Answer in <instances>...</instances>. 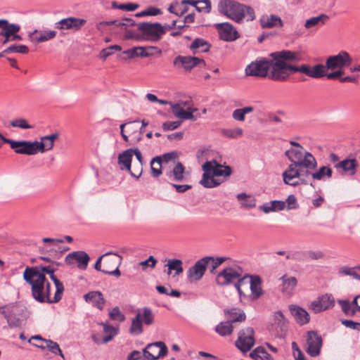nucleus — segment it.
<instances>
[{"label": "nucleus", "instance_id": "nucleus-58", "mask_svg": "<svg viewBox=\"0 0 360 360\" xmlns=\"http://www.w3.org/2000/svg\"><path fill=\"white\" fill-rule=\"evenodd\" d=\"M122 48L119 45L110 46L105 49H103L101 52V57L103 59H106L108 56H111L114 51H121Z\"/></svg>", "mask_w": 360, "mask_h": 360}, {"label": "nucleus", "instance_id": "nucleus-46", "mask_svg": "<svg viewBox=\"0 0 360 360\" xmlns=\"http://www.w3.org/2000/svg\"><path fill=\"white\" fill-rule=\"evenodd\" d=\"M329 19V17L326 14H321L319 16L312 17L307 19L304 23V27L307 29H309L319 24L323 25Z\"/></svg>", "mask_w": 360, "mask_h": 360}, {"label": "nucleus", "instance_id": "nucleus-45", "mask_svg": "<svg viewBox=\"0 0 360 360\" xmlns=\"http://www.w3.org/2000/svg\"><path fill=\"white\" fill-rule=\"evenodd\" d=\"M182 261L178 259H169L167 261V266H168L167 274L169 275L172 271H175V275H179L184 271L182 267Z\"/></svg>", "mask_w": 360, "mask_h": 360}, {"label": "nucleus", "instance_id": "nucleus-53", "mask_svg": "<svg viewBox=\"0 0 360 360\" xmlns=\"http://www.w3.org/2000/svg\"><path fill=\"white\" fill-rule=\"evenodd\" d=\"M243 133V129L238 127L233 129H223L221 130L222 135L229 139H237L241 136Z\"/></svg>", "mask_w": 360, "mask_h": 360}, {"label": "nucleus", "instance_id": "nucleus-48", "mask_svg": "<svg viewBox=\"0 0 360 360\" xmlns=\"http://www.w3.org/2000/svg\"><path fill=\"white\" fill-rule=\"evenodd\" d=\"M250 356L254 359L258 358L262 360H271V356L266 351L263 347H257L250 352Z\"/></svg>", "mask_w": 360, "mask_h": 360}, {"label": "nucleus", "instance_id": "nucleus-38", "mask_svg": "<svg viewBox=\"0 0 360 360\" xmlns=\"http://www.w3.org/2000/svg\"><path fill=\"white\" fill-rule=\"evenodd\" d=\"M281 280L282 281V291L287 295H292L297 284V280L294 276L288 277L283 275Z\"/></svg>", "mask_w": 360, "mask_h": 360}, {"label": "nucleus", "instance_id": "nucleus-24", "mask_svg": "<svg viewBox=\"0 0 360 360\" xmlns=\"http://www.w3.org/2000/svg\"><path fill=\"white\" fill-rule=\"evenodd\" d=\"M167 168L165 172V175L171 181H183L184 180L185 167L179 161Z\"/></svg>", "mask_w": 360, "mask_h": 360}, {"label": "nucleus", "instance_id": "nucleus-19", "mask_svg": "<svg viewBox=\"0 0 360 360\" xmlns=\"http://www.w3.org/2000/svg\"><path fill=\"white\" fill-rule=\"evenodd\" d=\"M214 27L219 32V38L223 41H233L240 37L237 30L229 22L216 23Z\"/></svg>", "mask_w": 360, "mask_h": 360}, {"label": "nucleus", "instance_id": "nucleus-16", "mask_svg": "<svg viewBox=\"0 0 360 360\" xmlns=\"http://www.w3.org/2000/svg\"><path fill=\"white\" fill-rule=\"evenodd\" d=\"M174 65L182 67L186 71H191L195 67L204 68L205 62L203 59L195 56H178L174 60Z\"/></svg>", "mask_w": 360, "mask_h": 360}, {"label": "nucleus", "instance_id": "nucleus-60", "mask_svg": "<svg viewBox=\"0 0 360 360\" xmlns=\"http://www.w3.org/2000/svg\"><path fill=\"white\" fill-rule=\"evenodd\" d=\"M112 7L117 8L123 11H133L139 7L138 4L134 3H128V4H122L119 5H116L115 2L112 3Z\"/></svg>", "mask_w": 360, "mask_h": 360}, {"label": "nucleus", "instance_id": "nucleus-43", "mask_svg": "<svg viewBox=\"0 0 360 360\" xmlns=\"http://www.w3.org/2000/svg\"><path fill=\"white\" fill-rule=\"evenodd\" d=\"M44 345H37L36 344H33V345L42 349H47L53 354L56 355L58 354L64 359L63 354L60 348L59 345L57 342L51 340H44Z\"/></svg>", "mask_w": 360, "mask_h": 360}, {"label": "nucleus", "instance_id": "nucleus-20", "mask_svg": "<svg viewBox=\"0 0 360 360\" xmlns=\"http://www.w3.org/2000/svg\"><path fill=\"white\" fill-rule=\"evenodd\" d=\"M86 20L82 18L69 17L63 18L55 24L56 29L71 30L75 32L79 30L85 25Z\"/></svg>", "mask_w": 360, "mask_h": 360}, {"label": "nucleus", "instance_id": "nucleus-63", "mask_svg": "<svg viewBox=\"0 0 360 360\" xmlns=\"http://www.w3.org/2000/svg\"><path fill=\"white\" fill-rule=\"evenodd\" d=\"M157 262V259H155L153 256H150L146 260L141 262L139 265L142 267L143 270H146L147 267L153 269L155 268Z\"/></svg>", "mask_w": 360, "mask_h": 360}, {"label": "nucleus", "instance_id": "nucleus-4", "mask_svg": "<svg viewBox=\"0 0 360 360\" xmlns=\"http://www.w3.org/2000/svg\"><path fill=\"white\" fill-rule=\"evenodd\" d=\"M242 269L238 266L226 267L217 275L216 282L219 285L224 286L233 283L237 280L235 287L240 297H242V296H245V295L243 292L241 287L246 283L248 277L242 276Z\"/></svg>", "mask_w": 360, "mask_h": 360}, {"label": "nucleus", "instance_id": "nucleus-25", "mask_svg": "<svg viewBox=\"0 0 360 360\" xmlns=\"http://www.w3.org/2000/svg\"><path fill=\"white\" fill-rule=\"evenodd\" d=\"M202 167V170L204 171L202 178L200 181L202 186H203L205 188H214L221 184V181L214 179L215 176L210 172V162H205Z\"/></svg>", "mask_w": 360, "mask_h": 360}, {"label": "nucleus", "instance_id": "nucleus-6", "mask_svg": "<svg viewBox=\"0 0 360 360\" xmlns=\"http://www.w3.org/2000/svg\"><path fill=\"white\" fill-rule=\"evenodd\" d=\"M0 314L6 319L10 328H15L20 324V318H27V309L19 304H9L0 307Z\"/></svg>", "mask_w": 360, "mask_h": 360}, {"label": "nucleus", "instance_id": "nucleus-40", "mask_svg": "<svg viewBox=\"0 0 360 360\" xmlns=\"http://www.w3.org/2000/svg\"><path fill=\"white\" fill-rule=\"evenodd\" d=\"M224 311L226 315L229 316L228 321H230L231 324L235 322H243L246 319L244 311L238 308L224 309Z\"/></svg>", "mask_w": 360, "mask_h": 360}, {"label": "nucleus", "instance_id": "nucleus-18", "mask_svg": "<svg viewBox=\"0 0 360 360\" xmlns=\"http://www.w3.org/2000/svg\"><path fill=\"white\" fill-rule=\"evenodd\" d=\"M335 305V299L331 294H324L318 297L310 303L309 309L314 313L333 308Z\"/></svg>", "mask_w": 360, "mask_h": 360}, {"label": "nucleus", "instance_id": "nucleus-49", "mask_svg": "<svg viewBox=\"0 0 360 360\" xmlns=\"http://www.w3.org/2000/svg\"><path fill=\"white\" fill-rule=\"evenodd\" d=\"M140 315L136 314L131 320V324L129 329L132 335H140L143 333V323L140 320Z\"/></svg>", "mask_w": 360, "mask_h": 360}, {"label": "nucleus", "instance_id": "nucleus-51", "mask_svg": "<svg viewBox=\"0 0 360 360\" xmlns=\"http://www.w3.org/2000/svg\"><path fill=\"white\" fill-rule=\"evenodd\" d=\"M339 273L360 280V266L349 267L345 266L340 269Z\"/></svg>", "mask_w": 360, "mask_h": 360}, {"label": "nucleus", "instance_id": "nucleus-11", "mask_svg": "<svg viewBox=\"0 0 360 360\" xmlns=\"http://www.w3.org/2000/svg\"><path fill=\"white\" fill-rule=\"evenodd\" d=\"M168 349L166 345L161 341L148 344L143 349L146 360H157L167 355Z\"/></svg>", "mask_w": 360, "mask_h": 360}, {"label": "nucleus", "instance_id": "nucleus-30", "mask_svg": "<svg viewBox=\"0 0 360 360\" xmlns=\"http://www.w3.org/2000/svg\"><path fill=\"white\" fill-rule=\"evenodd\" d=\"M132 148L127 149L120 153L117 158V163L121 170H126L131 172V161H132Z\"/></svg>", "mask_w": 360, "mask_h": 360}, {"label": "nucleus", "instance_id": "nucleus-50", "mask_svg": "<svg viewBox=\"0 0 360 360\" xmlns=\"http://www.w3.org/2000/svg\"><path fill=\"white\" fill-rule=\"evenodd\" d=\"M103 326V331L106 335L103 338V343H107L112 340V338L117 334L118 329L108 325V323H102Z\"/></svg>", "mask_w": 360, "mask_h": 360}, {"label": "nucleus", "instance_id": "nucleus-17", "mask_svg": "<svg viewBox=\"0 0 360 360\" xmlns=\"http://www.w3.org/2000/svg\"><path fill=\"white\" fill-rule=\"evenodd\" d=\"M8 144L18 154L33 155L37 154V145L34 141H14L9 139Z\"/></svg>", "mask_w": 360, "mask_h": 360}, {"label": "nucleus", "instance_id": "nucleus-57", "mask_svg": "<svg viewBox=\"0 0 360 360\" xmlns=\"http://www.w3.org/2000/svg\"><path fill=\"white\" fill-rule=\"evenodd\" d=\"M143 53L142 58L149 57L155 53L161 54L162 51L157 46H142Z\"/></svg>", "mask_w": 360, "mask_h": 360}, {"label": "nucleus", "instance_id": "nucleus-9", "mask_svg": "<svg viewBox=\"0 0 360 360\" xmlns=\"http://www.w3.org/2000/svg\"><path fill=\"white\" fill-rule=\"evenodd\" d=\"M302 166L291 163L283 173V179L285 184L292 186H298L301 184H306L302 176H308L310 174L309 169L303 171Z\"/></svg>", "mask_w": 360, "mask_h": 360}, {"label": "nucleus", "instance_id": "nucleus-26", "mask_svg": "<svg viewBox=\"0 0 360 360\" xmlns=\"http://www.w3.org/2000/svg\"><path fill=\"white\" fill-rule=\"evenodd\" d=\"M139 120L128 122L127 128L126 129V134L129 136H132L131 139V143H129V144L136 143L142 139L143 131L142 128L139 127Z\"/></svg>", "mask_w": 360, "mask_h": 360}, {"label": "nucleus", "instance_id": "nucleus-36", "mask_svg": "<svg viewBox=\"0 0 360 360\" xmlns=\"http://www.w3.org/2000/svg\"><path fill=\"white\" fill-rule=\"evenodd\" d=\"M56 36V32L54 30L38 32L34 30L30 34L32 41L41 43L53 39Z\"/></svg>", "mask_w": 360, "mask_h": 360}, {"label": "nucleus", "instance_id": "nucleus-47", "mask_svg": "<svg viewBox=\"0 0 360 360\" xmlns=\"http://www.w3.org/2000/svg\"><path fill=\"white\" fill-rule=\"evenodd\" d=\"M233 326L230 321H224L219 323L216 328L215 331L221 336L229 335L233 332Z\"/></svg>", "mask_w": 360, "mask_h": 360}, {"label": "nucleus", "instance_id": "nucleus-15", "mask_svg": "<svg viewBox=\"0 0 360 360\" xmlns=\"http://www.w3.org/2000/svg\"><path fill=\"white\" fill-rule=\"evenodd\" d=\"M323 345L321 337L316 331L311 330L307 333L306 352L311 356L316 357L321 353Z\"/></svg>", "mask_w": 360, "mask_h": 360}, {"label": "nucleus", "instance_id": "nucleus-29", "mask_svg": "<svg viewBox=\"0 0 360 360\" xmlns=\"http://www.w3.org/2000/svg\"><path fill=\"white\" fill-rule=\"evenodd\" d=\"M86 302L91 303L93 307L102 310L105 303V300L100 291H91L84 295Z\"/></svg>", "mask_w": 360, "mask_h": 360}, {"label": "nucleus", "instance_id": "nucleus-62", "mask_svg": "<svg viewBox=\"0 0 360 360\" xmlns=\"http://www.w3.org/2000/svg\"><path fill=\"white\" fill-rule=\"evenodd\" d=\"M200 4H204V6H195V9L198 12H204L205 13H209L211 11L212 6L211 1L210 0H200L198 3Z\"/></svg>", "mask_w": 360, "mask_h": 360}, {"label": "nucleus", "instance_id": "nucleus-35", "mask_svg": "<svg viewBox=\"0 0 360 360\" xmlns=\"http://www.w3.org/2000/svg\"><path fill=\"white\" fill-rule=\"evenodd\" d=\"M0 36L11 37L13 34L18 32L20 27L18 24H11L6 19H0Z\"/></svg>", "mask_w": 360, "mask_h": 360}, {"label": "nucleus", "instance_id": "nucleus-3", "mask_svg": "<svg viewBox=\"0 0 360 360\" xmlns=\"http://www.w3.org/2000/svg\"><path fill=\"white\" fill-rule=\"evenodd\" d=\"M218 11L236 22L244 20L252 21L255 18L254 9L233 0H221L218 4Z\"/></svg>", "mask_w": 360, "mask_h": 360}, {"label": "nucleus", "instance_id": "nucleus-32", "mask_svg": "<svg viewBox=\"0 0 360 360\" xmlns=\"http://www.w3.org/2000/svg\"><path fill=\"white\" fill-rule=\"evenodd\" d=\"M260 25L262 28L282 27L283 22L280 17L271 14L262 15L260 18Z\"/></svg>", "mask_w": 360, "mask_h": 360}, {"label": "nucleus", "instance_id": "nucleus-54", "mask_svg": "<svg viewBox=\"0 0 360 360\" xmlns=\"http://www.w3.org/2000/svg\"><path fill=\"white\" fill-rule=\"evenodd\" d=\"M28 51H29V49L25 45H15V44H13V45L10 46L7 49H6L4 51V53H20L25 54V53H27Z\"/></svg>", "mask_w": 360, "mask_h": 360}, {"label": "nucleus", "instance_id": "nucleus-22", "mask_svg": "<svg viewBox=\"0 0 360 360\" xmlns=\"http://www.w3.org/2000/svg\"><path fill=\"white\" fill-rule=\"evenodd\" d=\"M32 268H38L39 271L44 275L45 274H47L50 276V278L54 283L56 288L55 300H60L62 298V294L64 291V286L63 283L54 275L55 269L51 266H33Z\"/></svg>", "mask_w": 360, "mask_h": 360}, {"label": "nucleus", "instance_id": "nucleus-33", "mask_svg": "<svg viewBox=\"0 0 360 360\" xmlns=\"http://www.w3.org/2000/svg\"><path fill=\"white\" fill-rule=\"evenodd\" d=\"M177 153L176 152H170L167 153H165L162 155L160 156H156L152 159L150 161L151 165H162L163 166H165L167 165H174L176 163V158H177Z\"/></svg>", "mask_w": 360, "mask_h": 360}, {"label": "nucleus", "instance_id": "nucleus-13", "mask_svg": "<svg viewBox=\"0 0 360 360\" xmlns=\"http://www.w3.org/2000/svg\"><path fill=\"white\" fill-rule=\"evenodd\" d=\"M90 261V257L84 251H74L66 255V264L77 266L80 270H86Z\"/></svg>", "mask_w": 360, "mask_h": 360}, {"label": "nucleus", "instance_id": "nucleus-52", "mask_svg": "<svg viewBox=\"0 0 360 360\" xmlns=\"http://www.w3.org/2000/svg\"><path fill=\"white\" fill-rule=\"evenodd\" d=\"M37 145V153L38 152L44 153L46 150H50L53 148L54 143L49 140H41V141H34Z\"/></svg>", "mask_w": 360, "mask_h": 360}, {"label": "nucleus", "instance_id": "nucleus-2", "mask_svg": "<svg viewBox=\"0 0 360 360\" xmlns=\"http://www.w3.org/2000/svg\"><path fill=\"white\" fill-rule=\"evenodd\" d=\"M24 280L31 285L32 295L39 303H56L60 300L50 297L51 283L38 268L27 267L23 273Z\"/></svg>", "mask_w": 360, "mask_h": 360}, {"label": "nucleus", "instance_id": "nucleus-37", "mask_svg": "<svg viewBox=\"0 0 360 360\" xmlns=\"http://www.w3.org/2000/svg\"><path fill=\"white\" fill-rule=\"evenodd\" d=\"M285 208V202L283 200H271L259 207L261 211L268 214L271 212L282 211Z\"/></svg>", "mask_w": 360, "mask_h": 360}, {"label": "nucleus", "instance_id": "nucleus-21", "mask_svg": "<svg viewBox=\"0 0 360 360\" xmlns=\"http://www.w3.org/2000/svg\"><path fill=\"white\" fill-rule=\"evenodd\" d=\"M210 258H202L188 271V278L191 282L197 281L202 278L207 269V260Z\"/></svg>", "mask_w": 360, "mask_h": 360}, {"label": "nucleus", "instance_id": "nucleus-42", "mask_svg": "<svg viewBox=\"0 0 360 360\" xmlns=\"http://www.w3.org/2000/svg\"><path fill=\"white\" fill-rule=\"evenodd\" d=\"M136 314L140 315V320L147 326L152 325L154 323V314L150 308L138 309Z\"/></svg>", "mask_w": 360, "mask_h": 360}, {"label": "nucleus", "instance_id": "nucleus-1", "mask_svg": "<svg viewBox=\"0 0 360 360\" xmlns=\"http://www.w3.org/2000/svg\"><path fill=\"white\" fill-rule=\"evenodd\" d=\"M270 59L259 58L249 64L245 71L246 75L256 77H268L269 79L284 82L287 80L288 62H299L302 60L301 54L297 51L283 50L275 51L269 55Z\"/></svg>", "mask_w": 360, "mask_h": 360}, {"label": "nucleus", "instance_id": "nucleus-39", "mask_svg": "<svg viewBox=\"0 0 360 360\" xmlns=\"http://www.w3.org/2000/svg\"><path fill=\"white\" fill-rule=\"evenodd\" d=\"M211 47V44L206 40L197 38L193 41L190 45V49L195 54L198 52H208Z\"/></svg>", "mask_w": 360, "mask_h": 360}, {"label": "nucleus", "instance_id": "nucleus-34", "mask_svg": "<svg viewBox=\"0 0 360 360\" xmlns=\"http://www.w3.org/2000/svg\"><path fill=\"white\" fill-rule=\"evenodd\" d=\"M171 110L172 113L178 118L182 120H191L195 121L198 117H200V115H191V113L186 111L181 105L176 103H170Z\"/></svg>", "mask_w": 360, "mask_h": 360}, {"label": "nucleus", "instance_id": "nucleus-10", "mask_svg": "<svg viewBox=\"0 0 360 360\" xmlns=\"http://www.w3.org/2000/svg\"><path fill=\"white\" fill-rule=\"evenodd\" d=\"M352 63V58L345 51H341L337 55L329 56L326 60L327 70H342L343 68L349 67Z\"/></svg>", "mask_w": 360, "mask_h": 360}, {"label": "nucleus", "instance_id": "nucleus-55", "mask_svg": "<svg viewBox=\"0 0 360 360\" xmlns=\"http://www.w3.org/2000/svg\"><path fill=\"white\" fill-rule=\"evenodd\" d=\"M123 54L128 56L129 58H134L135 57H142L143 53L142 46H136L123 51Z\"/></svg>", "mask_w": 360, "mask_h": 360}, {"label": "nucleus", "instance_id": "nucleus-59", "mask_svg": "<svg viewBox=\"0 0 360 360\" xmlns=\"http://www.w3.org/2000/svg\"><path fill=\"white\" fill-rule=\"evenodd\" d=\"M11 125L13 127H18V128L24 129L32 128V127L27 123V120L25 119H22V118L15 119L14 120H12L11 122Z\"/></svg>", "mask_w": 360, "mask_h": 360}, {"label": "nucleus", "instance_id": "nucleus-7", "mask_svg": "<svg viewBox=\"0 0 360 360\" xmlns=\"http://www.w3.org/2000/svg\"><path fill=\"white\" fill-rule=\"evenodd\" d=\"M293 63L294 62H288V66H285L284 68V69L287 70V79L292 74L296 72H301L313 78H321L326 75V65L317 64L311 68L306 64L297 66L293 65Z\"/></svg>", "mask_w": 360, "mask_h": 360}, {"label": "nucleus", "instance_id": "nucleus-44", "mask_svg": "<svg viewBox=\"0 0 360 360\" xmlns=\"http://www.w3.org/2000/svg\"><path fill=\"white\" fill-rule=\"evenodd\" d=\"M255 108L252 106H245L242 108H238L233 111L232 117L234 120L243 122L246 114L252 112Z\"/></svg>", "mask_w": 360, "mask_h": 360}, {"label": "nucleus", "instance_id": "nucleus-64", "mask_svg": "<svg viewBox=\"0 0 360 360\" xmlns=\"http://www.w3.org/2000/svg\"><path fill=\"white\" fill-rule=\"evenodd\" d=\"M285 202L287 210H294L299 207L297 198L294 195H290Z\"/></svg>", "mask_w": 360, "mask_h": 360}, {"label": "nucleus", "instance_id": "nucleus-8", "mask_svg": "<svg viewBox=\"0 0 360 360\" xmlns=\"http://www.w3.org/2000/svg\"><path fill=\"white\" fill-rule=\"evenodd\" d=\"M136 26L141 33V39L156 42L166 33L165 27L159 22H143L138 23Z\"/></svg>", "mask_w": 360, "mask_h": 360}, {"label": "nucleus", "instance_id": "nucleus-56", "mask_svg": "<svg viewBox=\"0 0 360 360\" xmlns=\"http://www.w3.org/2000/svg\"><path fill=\"white\" fill-rule=\"evenodd\" d=\"M161 13H162V11L160 8L150 6L144 11L137 13L135 15V16L140 18V17L148 16V15H158Z\"/></svg>", "mask_w": 360, "mask_h": 360}, {"label": "nucleus", "instance_id": "nucleus-27", "mask_svg": "<svg viewBox=\"0 0 360 360\" xmlns=\"http://www.w3.org/2000/svg\"><path fill=\"white\" fill-rule=\"evenodd\" d=\"M245 276L248 277L246 280V283L244 284H248V283H250V288L253 299H258L263 293L262 289L261 278L257 275H246Z\"/></svg>", "mask_w": 360, "mask_h": 360}, {"label": "nucleus", "instance_id": "nucleus-23", "mask_svg": "<svg viewBox=\"0 0 360 360\" xmlns=\"http://www.w3.org/2000/svg\"><path fill=\"white\" fill-rule=\"evenodd\" d=\"M358 167L357 160L355 158H346L334 165L337 172L341 174L354 175L356 172Z\"/></svg>", "mask_w": 360, "mask_h": 360}, {"label": "nucleus", "instance_id": "nucleus-5", "mask_svg": "<svg viewBox=\"0 0 360 360\" xmlns=\"http://www.w3.org/2000/svg\"><path fill=\"white\" fill-rule=\"evenodd\" d=\"M285 155L291 163L302 166L305 169H314L317 166L315 158L303 148H290L285 152Z\"/></svg>", "mask_w": 360, "mask_h": 360}, {"label": "nucleus", "instance_id": "nucleus-61", "mask_svg": "<svg viewBox=\"0 0 360 360\" xmlns=\"http://www.w3.org/2000/svg\"><path fill=\"white\" fill-rule=\"evenodd\" d=\"M110 318L112 320L123 321L125 319L124 315L120 311L119 307H114L109 313Z\"/></svg>", "mask_w": 360, "mask_h": 360}, {"label": "nucleus", "instance_id": "nucleus-28", "mask_svg": "<svg viewBox=\"0 0 360 360\" xmlns=\"http://www.w3.org/2000/svg\"><path fill=\"white\" fill-rule=\"evenodd\" d=\"M289 309L292 316L298 324L304 325L309 321V314L304 309L297 305L290 304L289 306Z\"/></svg>", "mask_w": 360, "mask_h": 360}, {"label": "nucleus", "instance_id": "nucleus-12", "mask_svg": "<svg viewBox=\"0 0 360 360\" xmlns=\"http://www.w3.org/2000/svg\"><path fill=\"white\" fill-rule=\"evenodd\" d=\"M254 330L251 327H247L238 333L236 346L243 352H248L255 345Z\"/></svg>", "mask_w": 360, "mask_h": 360}, {"label": "nucleus", "instance_id": "nucleus-41", "mask_svg": "<svg viewBox=\"0 0 360 360\" xmlns=\"http://www.w3.org/2000/svg\"><path fill=\"white\" fill-rule=\"evenodd\" d=\"M313 179L322 181L326 179H330L333 175V170L328 166H321L316 172L310 174Z\"/></svg>", "mask_w": 360, "mask_h": 360}, {"label": "nucleus", "instance_id": "nucleus-31", "mask_svg": "<svg viewBox=\"0 0 360 360\" xmlns=\"http://www.w3.org/2000/svg\"><path fill=\"white\" fill-rule=\"evenodd\" d=\"M210 162V172L214 176H228L231 174V168L229 166H222L216 160L207 161Z\"/></svg>", "mask_w": 360, "mask_h": 360}, {"label": "nucleus", "instance_id": "nucleus-14", "mask_svg": "<svg viewBox=\"0 0 360 360\" xmlns=\"http://www.w3.org/2000/svg\"><path fill=\"white\" fill-rule=\"evenodd\" d=\"M106 25H115L117 27H120L122 30L125 31L124 39H134L136 40H141V36L136 31L129 30L128 27L135 25V21L131 18H124L122 20H115L111 21H105L101 22Z\"/></svg>", "mask_w": 360, "mask_h": 360}]
</instances>
